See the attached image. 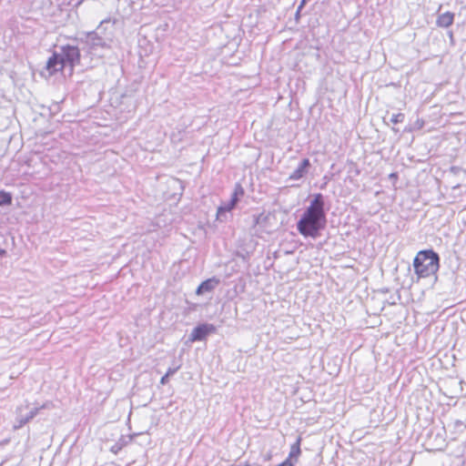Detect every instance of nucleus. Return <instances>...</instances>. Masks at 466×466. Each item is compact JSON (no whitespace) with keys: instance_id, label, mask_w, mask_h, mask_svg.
Returning <instances> with one entry per match:
<instances>
[{"instance_id":"obj_1","label":"nucleus","mask_w":466,"mask_h":466,"mask_svg":"<svg viewBox=\"0 0 466 466\" xmlns=\"http://www.w3.org/2000/svg\"><path fill=\"white\" fill-rule=\"evenodd\" d=\"M324 197L319 193L314 195L309 206L306 208L299 220L297 229L305 238H317L320 231L326 228L327 217L324 210Z\"/></svg>"},{"instance_id":"obj_2","label":"nucleus","mask_w":466,"mask_h":466,"mask_svg":"<svg viewBox=\"0 0 466 466\" xmlns=\"http://www.w3.org/2000/svg\"><path fill=\"white\" fill-rule=\"evenodd\" d=\"M413 268L419 278H428L439 270L440 257L432 249L420 250L414 258Z\"/></svg>"},{"instance_id":"obj_3","label":"nucleus","mask_w":466,"mask_h":466,"mask_svg":"<svg viewBox=\"0 0 466 466\" xmlns=\"http://www.w3.org/2000/svg\"><path fill=\"white\" fill-rule=\"evenodd\" d=\"M52 407L53 404L51 401H46L41 406H35L34 408H29L28 401H25V404L19 405L15 410V420L13 425L14 430L23 428L25 424L30 422L41 410L50 409Z\"/></svg>"},{"instance_id":"obj_4","label":"nucleus","mask_w":466,"mask_h":466,"mask_svg":"<svg viewBox=\"0 0 466 466\" xmlns=\"http://www.w3.org/2000/svg\"><path fill=\"white\" fill-rule=\"evenodd\" d=\"M243 195L244 188L239 183H237L231 195V198L218 207L217 219L219 221H225L227 219V213L230 212L236 207L239 200V197H242Z\"/></svg>"},{"instance_id":"obj_5","label":"nucleus","mask_w":466,"mask_h":466,"mask_svg":"<svg viewBox=\"0 0 466 466\" xmlns=\"http://www.w3.org/2000/svg\"><path fill=\"white\" fill-rule=\"evenodd\" d=\"M61 56L64 57L65 65L68 63L71 67L79 64L80 61V51L77 46H64L61 47Z\"/></svg>"},{"instance_id":"obj_6","label":"nucleus","mask_w":466,"mask_h":466,"mask_svg":"<svg viewBox=\"0 0 466 466\" xmlns=\"http://www.w3.org/2000/svg\"><path fill=\"white\" fill-rule=\"evenodd\" d=\"M216 331V327L213 324L204 323L198 325L193 329L189 335V339L191 341H201L207 338L211 333Z\"/></svg>"},{"instance_id":"obj_7","label":"nucleus","mask_w":466,"mask_h":466,"mask_svg":"<svg viewBox=\"0 0 466 466\" xmlns=\"http://www.w3.org/2000/svg\"><path fill=\"white\" fill-rule=\"evenodd\" d=\"M90 52L96 50L98 47L106 46V42L96 32H90L86 35L85 41L82 40Z\"/></svg>"},{"instance_id":"obj_8","label":"nucleus","mask_w":466,"mask_h":466,"mask_svg":"<svg viewBox=\"0 0 466 466\" xmlns=\"http://www.w3.org/2000/svg\"><path fill=\"white\" fill-rule=\"evenodd\" d=\"M65 66L64 57L61 54L54 53L53 56L47 60L46 69L50 75L61 71Z\"/></svg>"},{"instance_id":"obj_9","label":"nucleus","mask_w":466,"mask_h":466,"mask_svg":"<svg viewBox=\"0 0 466 466\" xmlns=\"http://www.w3.org/2000/svg\"><path fill=\"white\" fill-rule=\"evenodd\" d=\"M309 167V160L308 158L302 159L298 167L289 175V179L299 180L302 178L308 173Z\"/></svg>"},{"instance_id":"obj_10","label":"nucleus","mask_w":466,"mask_h":466,"mask_svg":"<svg viewBox=\"0 0 466 466\" xmlns=\"http://www.w3.org/2000/svg\"><path fill=\"white\" fill-rule=\"evenodd\" d=\"M219 284V279L213 277L211 279H208L200 283L198 287L196 293L197 295H202L206 292H210L216 289V287Z\"/></svg>"},{"instance_id":"obj_11","label":"nucleus","mask_w":466,"mask_h":466,"mask_svg":"<svg viewBox=\"0 0 466 466\" xmlns=\"http://www.w3.org/2000/svg\"><path fill=\"white\" fill-rule=\"evenodd\" d=\"M453 20H454V14L450 11H447L443 14H441L438 16L436 25L440 27L446 28L452 25Z\"/></svg>"},{"instance_id":"obj_12","label":"nucleus","mask_w":466,"mask_h":466,"mask_svg":"<svg viewBox=\"0 0 466 466\" xmlns=\"http://www.w3.org/2000/svg\"><path fill=\"white\" fill-rule=\"evenodd\" d=\"M300 441H301V439L298 438L296 442L291 445L290 451L287 458V460H289V461H294V463L298 461L299 456L301 453Z\"/></svg>"},{"instance_id":"obj_13","label":"nucleus","mask_w":466,"mask_h":466,"mask_svg":"<svg viewBox=\"0 0 466 466\" xmlns=\"http://www.w3.org/2000/svg\"><path fill=\"white\" fill-rule=\"evenodd\" d=\"M12 203V195L5 191H0V207L10 205Z\"/></svg>"},{"instance_id":"obj_14","label":"nucleus","mask_w":466,"mask_h":466,"mask_svg":"<svg viewBox=\"0 0 466 466\" xmlns=\"http://www.w3.org/2000/svg\"><path fill=\"white\" fill-rule=\"evenodd\" d=\"M405 119V116L402 113L393 114L390 117V122L393 124L402 123Z\"/></svg>"},{"instance_id":"obj_15","label":"nucleus","mask_w":466,"mask_h":466,"mask_svg":"<svg viewBox=\"0 0 466 466\" xmlns=\"http://www.w3.org/2000/svg\"><path fill=\"white\" fill-rule=\"evenodd\" d=\"M267 219V216L264 214H259L258 216L254 217V225H259Z\"/></svg>"},{"instance_id":"obj_16","label":"nucleus","mask_w":466,"mask_h":466,"mask_svg":"<svg viewBox=\"0 0 466 466\" xmlns=\"http://www.w3.org/2000/svg\"><path fill=\"white\" fill-rule=\"evenodd\" d=\"M123 448V443H119V442H116L115 443L111 448H110V451L115 453V454H117L119 452V451H121V449Z\"/></svg>"},{"instance_id":"obj_17","label":"nucleus","mask_w":466,"mask_h":466,"mask_svg":"<svg viewBox=\"0 0 466 466\" xmlns=\"http://www.w3.org/2000/svg\"><path fill=\"white\" fill-rule=\"evenodd\" d=\"M178 369H179V366L174 367V368H168V370L166 372V375L168 377H171L177 371Z\"/></svg>"},{"instance_id":"obj_18","label":"nucleus","mask_w":466,"mask_h":466,"mask_svg":"<svg viewBox=\"0 0 466 466\" xmlns=\"http://www.w3.org/2000/svg\"><path fill=\"white\" fill-rule=\"evenodd\" d=\"M168 379H169V377H168V376H167V375L165 374V375L161 378V380H160V383H161L162 385L167 384V381H168Z\"/></svg>"},{"instance_id":"obj_19","label":"nucleus","mask_w":466,"mask_h":466,"mask_svg":"<svg viewBox=\"0 0 466 466\" xmlns=\"http://www.w3.org/2000/svg\"><path fill=\"white\" fill-rule=\"evenodd\" d=\"M389 178L391 180H397L398 175L396 173H391L389 175Z\"/></svg>"},{"instance_id":"obj_20","label":"nucleus","mask_w":466,"mask_h":466,"mask_svg":"<svg viewBox=\"0 0 466 466\" xmlns=\"http://www.w3.org/2000/svg\"><path fill=\"white\" fill-rule=\"evenodd\" d=\"M306 4V0H302L298 10H297V14L299 13V11L301 10V8L303 7V5Z\"/></svg>"},{"instance_id":"obj_21","label":"nucleus","mask_w":466,"mask_h":466,"mask_svg":"<svg viewBox=\"0 0 466 466\" xmlns=\"http://www.w3.org/2000/svg\"><path fill=\"white\" fill-rule=\"evenodd\" d=\"M5 254H6V251L4 248H0V258L5 257Z\"/></svg>"},{"instance_id":"obj_22","label":"nucleus","mask_w":466,"mask_h":466,"mask_svg":"<svg viewBox=\"0 0 466 466\" xmlns=\"http://www.w3.org/2000/svg\"><path fill=\"white\" fill-rule=\"evenodd\" d=\"M456 425H458V426H462V422H461V421H460V420H457V421H456Z\"/></svg>"},{"instance_id":"obj_23","label":"nucleus","mask_w":466,"mask_h":466,"mask_svg":"<svg viewBox=\"0 0 466 466\" xmlns=\"http://www.w3.org/2000/svg\"><path fill=\"white\" fill-rule=\"evenodd\" d=\"M106 22H107V20H103V21H101L100 25H103V24H104V23H106Z\"/></svg>"}]
</instances>
